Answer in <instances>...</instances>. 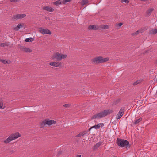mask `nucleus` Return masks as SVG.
<instances>
[{"mask_svg":"<svg viewBox=\"0 0 157 157\" xmlns=\"http://www.w3.org/2000/svg\"><path fill=\"white\" fill-rule=\"evenodd\" d=\"M113 112V110L111 109L104 110L101 112L94 115L91 118V119L96 118L100 119L103 117H105L108 114H109Z\"/></svg>","mask_w":157,"mask_h":157,"instance_id":"f257e3e1","label":"nucleus"},{"mask_svg":"<svg viewBox=\"0 0 157 157\" xmlns=\"http://www.w3.org/2000/svg\"><path fill=\"white\" fill-rule=\"evenodd\" d=\"M56 121L54 120H50L48 119H45L40 124V126L41 127H44L46 125H51L52 124H55Z\"/></svg>","mask_w":157,"mask_h":157,"instance_id":"39448f33","label":"nucleus"},{"mask_svg":"<svg viewBox=\"0 0 157 157\" xmlns=\"http://www.w3.org/2000/svg\"><path fill=\"white\" fill-rule=\"evenodd\" d=\"M124 107L121 108L118 113L117 115L116 119L118 120L121 118L124 114Z\"/></svg>","mask_w":157,"mask_h":157,"instance_id":"423d86ee","label":"nucleus"},{"mask_svg":"<svg viewBox=\"0 0 157 157\" xmlns=\"http://www.w3.org/2000/svg\"><path fill=\"white\" fill-rule=\"evenodd\" d=\"M154 9L153 8L149 9L146 12V15L147 16H149L151 13L154 10Z\"/></svg>","mask_w":157,"mask_h":157,"instance_id":"dca6fc26","label":"nucleus"},{"mask_svg":"<svg viewBox=\"0 0 157 157\" xmlns=\"http://www.w3.org/2000/svg\"><path fill=\"white\" fill-rule=\"evenodd\" d=\"M81 155H78L76 156V157H81Z\"/></svg>","mask_w":157,"mask_h":157,"instance_id":"58836bf2","label":"nucleus"},{"mask_svg":"<svg viewBox=\"0 0 157 157\" xmlns=\"http://www.w3.org/2000/svg\"><path fill=\"white\" fill-rule=\"evenodd\" d=\"M8 46V44L7 43H0V46L1 47H5V46Z\"/></svg>","mask_w":157,"mask_h":157,"instance_id":"393cba45","label":"nucleus"},{"mask_svg":"<svg viewBox=\"0 0 157 157\" xmlns=\"http://www.w3.org/2000/svg\"><path fill=\"white\" fill-rule=\"evenodd\" d=\"M49 64L52 66L59 67L61 66L62 63L58 62H50Z\"/></svg>","mask_w":157,"mask_h":157,"instance_id":"9d476101","label":"nucleus"},{"mask_svg":"<svg viewBox=\"0 0 157 157\" xmlns=\"http://www.w3.org/2000/svg\"><path fill=\"white\" fill-rule=\"evenodd\" d=\"M88 131H89L88 130L87 131H85L84 132V133L85 134H85H87V135H89L90 134V133H87V132Z\"/></svg>","mask_w":157,"mask_h":157,"instance_id":"c9c22d12","label":"nucleus"},{"mask_svg":"<svg viewBox=\"0 0 157 157\" xmlns=\"http://www.w3.org/2000/svg\"><path fill=\"white\" fill-rule=\"evenodd\" d=\"M123 25V23H120L117 24V27H120L122 26Z\"/></svg>","mask_w":157,"mask_h":157,"instance_id":"72a5a7b5","label":"nucleus"},{"mask_svg":"<svg viewBox=\"0 0 157 157\" xmlns=\"http://www.w3.org/2000/svg\"><path fill=\"white\" fill-rule=\"evenodd\" d=\"M33 40L32 38H26L25 39V41L26 42H31L33 41Z\"/></svg>","mask_w":157,"mask_h":157,"instance_id":"a878e982","label":"nucleus"},{"mask_svg":"<svg viewBox=\"0 0 157 157\" xmlns=\"http://www.w3.org/2000/svg\"><path fill=\"white\" fill-rule=\"evenodd\" d=\"M71 0H64L63 2H62L63 4H65L66 3L70 2Z\"/></svg>","mask_w":157,"mask_h":157,"instance_id":"c756f323","label":"nucleus"},{"mask_svg":"<svg viewBox=\"0 0 157 157\" xmlns=\"http://www.w3.org/2000/svg\"><path fill=\"white\" fill-rule=\"evenodd\" d=\"M13 140V139H12L10 136L6 139L4 141V142L6 144H7Z\"/></svg>","mask_w":157,"mask_h":157,"instance_id":"a211bd4d","label":"nucleus"},{"mask_svg":"<svg viewBox=\"0 0 157 157\" xmlns=\"http://www.w3.org/2000/svg\"><path fill=\"white\" fill-rule=\"evenodd\" d=\"M109 59V58H103V57L101 56H99L93 59L92 61L94 63L98 64L100 63L107 62L108 61Z\"/></svg>","mask_w":157,"mask_h":157,"instance_id":"7ed1b4c3","label":"nucleus"},{"mask_svg":"<svg viewBox=\"0 0 157 157\" xmlns=\"http://www.w3.org/2000/svg\"><path fill=\"white\" fill-rule=\"evenodd\" d=\"M88 1L87 0L85 1V0H83L82 2H81V4L82 5H85L86 3H87L88 2Z\"/></svg>","mask_w":157,"mask_h":157,"instance_id":"cd10ccee","label":"nucleus"},{"mask_svg":"<svg viewBox=\"0 0 157 157\" xmlns=\"http://www.w3.org/2000/svg\"><path fill=\"white\" fill-rule=\"evenodd\" d=\"M121 1L122 2H125L126 3H128L129 2L128 0H121Z\"/></svg>","mask_w":157,"mask_h":157,"instance_id":"2f4dec72","label":"nucleus"},{"mask_svg":"<svg viewBox=\"0 0 157 157\" xmlns=\"http://www.w3.org/2000/svg\"><path fill=\"white\" fill-rule=\"evenodd\" d=\"M43 10L51 12H53L54 11V9L48 6H44L43 8Z\"/></svg>","mask_w":157,"mask_h":157,"instance_id":"4468645a","label":"nucleus"},{"mask_svg":"<svg viewBox=\"0 0 157 157\" xmlns=\"http://www.w3.org/2000/svg\"><path fill=\"white\" fill-rule=\"evenodd\" d=\"M142 120V118L141 117H140L139 119L135 120V122L133 124L134 125H136L139 124V123Z\"/></svg>","mask_w":157,"mask_h":157,"instance_id":"2eb2a0df","label":"nucleus"},{"mask_svg":"<svg viewBox=\"0 0 157 157\" xmlns=\"http://www.w3.org/2000/svg\"><path fill=\"white\" fill-rule=\"evenodd\" d=\"M26 16L25 14H18L14 15L12 17V19L13 20L16 21L17 19L23 18L25 17Z\"/></svg>","mask_w":157,"mask_h":157,"instance_id":"6e6552de","label":"nucleus"},{"mask_svg":"<svg viewBox=\"0 0 157 157\" xmlns=\"http://www.w3.org/2000/svg\"><path fill=\"white\" fill-rule=\"evenodd\" d=\"M62 151H59L58 152L57 156H59L62 154Z\"/></svg>","mask_w":157,"mask_h":157,"instance_id":"c85d7f7f","label":"nucleus"},{"mask_svg":"<svg viewBox=\"0 0 157 157\" xmlns=\"http://www.w3.org/2000/svg\"><path fill=\"white\" fill-rule=\"evenodd\" d=\"M12 139L13 138V140L21 136V135L18 132L13 134L10 136Z\"/></svg>","mask_w":157,"mask_h":157,"instance_id":"ddd939ff","label":"nucleus"},{"mask_svg":"<svg viewBox=\"0 0 157 157\" xmlns=\"http://www.w3.org/2000/svg\"><path fill=\"white\" fill-rule=\"evenodd\" d=\"M141 82L140 80H137L133 83V85H136L139 83Z\"/></svg>","mask_w":157,"mask_h":157,"instance_id":"bb28decb","label":"nucleus"},{"mask_svg":"<svg viewBox=\"0 0 157 157\" xmlns=\"http://www.w3.org/2000/svg\"><path fill=\"white\" fill-rule=\"evenodd\" d=\"M18 1V0H10L11 2H17Z\"/></svg>","mask_w":157,"mask_h":157,"instance_id":"f704fd0d","label":"nucleus"},{"mask_svg":"<svg viewBox=\"0 0 157 157\" xmlns=\"http://www.w3.org/2000/svg\"><path fill=\"white\" fill-rule=\"evenodd\" d=\"M99 27L103 29H107L109 28V26L108 25H100Z\"/></svg>","mask_w":157,"mask_h":157,"instance_id":"412c9836","label":"nucleus"},{"mask_svg":"<svg viewBox=\"0 0 157 157\" xmlns=\"http://www.w3.org/2000/svg\"><path fill=\"white\" fill-rule=\"evenodd\" d=\"M116 143L118 146L122 147H125L126 148H129L131 146L128 141L119 138L117 139Z\"/></svg>","mask_w":157,"mask_h":157,"instance_id":"f03ea898","label":"nucleus"},{"mask_svg":"<svg viewBox=\"0 0 157 157\" xmlns=\"http://www.w3.org/2000/svg\"><path fill=\"white\" fill-rule=\"evenodd\" d=\"M113 157H117V156H113Z\"/></svg>","mask_w":157,"mask_h":157,"instance_id":"79ce46f5","label":"nucleus"},{"mask_svg":"<svg viewBox=\"0 0 157 157\" xmlns=\"http://www.w3.org/2000/svg\"><path fill=\"white\" fill-rule=\"evenodd\" d=\"M149 33L151 35L156 34L157 33V29H152V30H150Z\"/></svg>","mask_w":157,"mask_h":157,"instance_id":"f3484780","label":"nucleus"},{"mask_svg":"<svg viewBox=\"0 0 157 157\" xmlns=\"http://www.w3.org/2000/svg\"><path fill=\"white\" fill-rule=\"evenodd\" d=\"M21 27H23V26L22 25L21 23H19L17 27H14L13 28V30H15L16 31H18L21 28Z\"/></svg>","mask_w":157,"mask_h":157,"instance_id":"6ab92c4d","label":"nucleus"},{"mask_svg":"<svg viewBox=\"0 0 157 157\" xmlns=\"http://www.w3.org/2000/svg\"><path fill=\"white\" fill-rule=\"evenodd\" d=\"M0 62H1L5 64H9V63H8V60H6L2 59H0Z\"/></svg>","mask_w":157,"mask_h":157,"instance_id":"4be33fe9","label":"nucleus"},{"mask_svg":"<svg viewBox=\"0 0 157 157\" xmlns=\"http://www.w3.org/2000/svg\"><path fill=\"white\" fill-rule=\"evenodd\" d=\"M67 57V55L66 54H63L59 52H56L53 54L52 58L53 59H56L57 61H60L62 59L66 58Z\"/></svg>","mask_w":157,"mask_h":157,"instance_id":"20e7f679","label":"nucleus"},{"mask_svg":"<svg viewBox=\"0 0 157 157\" xmlns=\"http://www.w3.org/2000/svg\"><path fill=\"white\" fill-rule=\"evenodd\" d=\"M104 125V124L103 123H99L97 125H95L91 127L88 129V130L89 131H90L92 128H94L96 129L97 128H99L101 126L102 127Z\"/></svg>","mask_w":157,"mask_h":157,"instance_id":"9b49d317","label":"nucleus"},{"mask_svg":"<svg viewBox=\"0 0 157 157\" xmlns=\"http://www.w3.org/2000/svg\"><path fill=\"white\" fill-rule=\"evenodd\" d=\"M142 32V30L141 29H140V30H138L136 31L135 32L133 33L132 34V35H136L140 33H141Z\"/></svg>","mask_w":157,"mask_h":157,"instance_id":"b1692460","label":"nucleus"},{"mask_svg":"<svg viewBox=\"0 0 157 157\" xmlns=\"http://www.w3.org/2000/svg\"><path fill=\"white\" fill-rule=\"evenodd\" d=\"M39 32L42 34H51V31L47 29H43L40 27L39 29Z\"/></svg>","mask_w":157,"mask_h":157,"instance_id":"0eeeda50","label":"nucleus"},{"mask_svg":"<svg viewBox=\"0 0 157 157\" xmlns=\"http://www.w3.org/2000/svg\"><path fill=\"white\" fill-rule=\"evenodd\" d=\"M47 18H48V19L49 17H46L45 18L47 19Z\"/></svg>","mask_w":157,"mask_h":157,"instance_id":"a19ab883","label":"nucleus"},{"mask_svg":"<svg viewBox=\"0 0 157 157\" xmlns=\"http://www.w3.org/2000/svg\"><path fill=\"white\" fill-rule=\"evenodd\" d=\"M19 48L21 50L26 52H30L32 51L31 49L27 48L24 46H20L19 47Z\"/></svg>","mask_w":157,"mask_h":157,"instance_id":"1a4fd4ad","label":"nucleus"},{"mask_svg":"<svg viewBox=\"0 0 157 157\" xmlns=\"http://www.w3.org/2000/svg\"><path fill=\"white\" fill-rule=\"evenodd\" d=\"M79 134H80L81 136H83L85 135V134H84V132H81Z\"/></svg>","mask_w":157,"mask_h":157,"instance_id":"e433bc0d","label":"nucleus"},{"mask_svg":"<svg viewBox=\"0 0 157 157\" xmlns=\"http://www.w3.org/2000/svg\"><path fill=\"white\" fill-rule=\"evenodd\" d=\"M54 3L55 5H56V6H58L59 5L62 4H63V3L62 2H61L60 0H59L54 2Z\"/></svg>","mask_w":157,"mask_h":157,"instance_id":"5701e85b","label":"nucleus"},{"mask_svg":"<svg viewBox=\"0 0 157 157\" xmlns=\"http://www.w3.org/2000/svg\"><path fill=\"white\" fill-rule=\"evenodd\" d=\"M81 135H80V134L79 133V134H78V135H76L75 136V137H81Z\"/></svg>","mask_w":157,"mask_h":157,"instance_id":"4c0bfd02","label":"nucleus"},{"mask_svg":"<svg viewBox=\"0 0 157 157\" xmlns=\"http://www.w3.org/2000/svg\"><path fill=\"white\" fill-rule=\"evenodd\" d=\"M102 144L101 142H99L96 144L94 147V149L95 150L97 149Z\"/></svg>","mask_w":157,"mask_h":157,"instance_id":"aec40b11","label":"nucleus"},{"mask_svg":"<svg viewBox=\"0 0 157 157\" xmlns=\"http://www.w3.org/2000/svg\"><path fill=\"white\" fill-rule=\"evenodd\" d=\"M99 27L97 25H90L88 28V29L89 30H98L100 29Z\"/></svg>","mask_w":157,"mask_h":157,"instance_id":"f8f14e48","label":"nucleus"},{"mask_svg":"<svg viewBox=\"0 0 157 157\" xmlns=\"http://www.w3.org/2000/svg\"><path fill=\"white\" fill-rule=\"evenodd\" d=\"M157 63V59L156 60V61H155V63Z\"/></svg>","mask_w":157,"mask_h":157,"instance_id":"ea45409f","label":"nucleus"},{"mask_svg":"<svg viewBox=\"0 0 157 157\" xmlns=\"http://www.w3.org/2000/svg\"><path fill=\"white\" fill-rule=\"evenodd\" d=\"M63 106L64 107H65L66 108H67L70 106V105L69 104H66L63 105Z\"/></svg>","mask_w":157,"mask_h":157,"instance_id":"473e14b6","label":"nucleus"},{"mask_svg":"<svg viewBox=\"0 0 157 157\" xmlns=\"http://www.w3.org/2000/svg\"><path fill=\"white\" fill-rule=\"evenodd\" d=\"M121 101V99L119 98L117 100L115 103V105L119 103Z\"/></svg>","mask_w":157,"mask_h":157,"instance_id":"7c9ffc66","label":"nucleus"}]
</instances>
